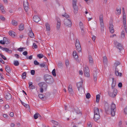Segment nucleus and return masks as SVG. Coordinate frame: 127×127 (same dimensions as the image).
<instances>
[{
  "label": "nucleus",
  "mask_w": 127,
  "mask_h": 127,
  "mask_svg": "<svg viewBox=\"0 0 127 127\" xmlns=\"http://www.w3.org/2000/svg\"><path fill=\"white\" fill-rule=\"evenodd\" d=\"M89 62L91 64H93L94 61L92 58L91 56L89 55Z\"/></svg>",
  "instance_id": "24"
},
{
  "label": "nucleus",
  "mask_w": 127,
  "mask_h": 127,
  "mask_svg": "<svg viewBox=\"0 0 127 127\" xmlns=\"http://www.w3.org/2000/svg\"><path fill=\"white\" fill-rule=\"evenodd\" d=\"M38 85L40 88H44V89H46L47 87L46 84L43 82L39 83Z\"/></svg>",
  "instance_id": "13"
},
{
  "label": "nucleus",
  "mask_w": 127,
  "mask_h": 127,
  "mask_svg": "<svg viewBox=\"0 0 127 127\" xmlns=\"http://www.w3.org/2000/svg\"><path fill=\"white\" fill-rule=\"evenodd\" d=\"M121 9L120 8L118 9V8H116V14L119 15L121 13Z\"/></svg>",
  "instance_id": "26"
},
{
  "label": "nucleus",
  "mask_w": 127,
  "mask_h": 127,
  "mask_svg": "<svg viewBox=\"0 0 127 127\" xmlns=\"http://www.w3.org/2000/svg\"><path fill=\"white\" fill-rule=\"evenodd\" d=\"M83 83V80H81V81L77 84V86L78 90L79 92L82 90V84Z\"/></svg>",
  "instance_id": "11"
},
{
  "label": "nucleus",
  "mask_w": 127,
  "mask_h": 127,
  "mask_svg": "<svg viewBox=\"0 0 127 127\" xmlns=\"http://www.w3.org/2000/svg\"><path fill=\"white\" fill-rule=\"evenodd\" d=\"M44 79L45 81L49 84L52 83L53 80L52 77L48 74H46L44 75Z\"/></svg>",
  "instance_id": "1"
},
{
  "label": "nucleus",
  "mask_w": 127,
  "mask_h": 127,
  "mask_svg": "<svg viewBox=\"0 0 127 127\" xmlns=\"http://www.w3.org/2000/svg\"><path fill=\"white\" fill-rule=\"evenodd\" d=\"M73 56L75 59H77L78 58V56L77 55L76 51H75L73 52Z\"/></svg>",
  "instance_id": "25"
},
{
  "label": "nucleus",
  "mask_w": 127,
  "mask_h": 127,
  "mask_svg": "<svg viewBox=\"0 0 127 127\" xmlns=\"http://www.w3.org/2000/svg\"><path fill=\"white\" fill-rule=\"evenodd\" d=\"M100 98V95L98 94L96 96V102L98 103L99 102Z\"/></svg>",
  "instance_id": "35"
},
{
  "label": "nucleus",
  "mask_w": 127,
  "mask_h": 127,
  "mask_svg": "<svg viewBox=\"0 0 127 127\" xmlns=\"http://www.w3.org/2000/svg\"><path fill=\"white\" fill-rule=\"evenodd\" d=\"M38 96L41 99H42V100H43V99H44V95L43 94H39L38 95Z\"/></svg>",
  "instance_id": "49"
},
{
  "label": "nucleus",
  "mask_w": 127,
  "mask_h": 127,
  "mask_svg": "<svg viewBox=\"0 0 127 127\" xmlns=\"http://www.w3.org/2000/svg\"><path fill=\"white\" fill-rule=\"evenodd\" d=\"M76 42L75 46L76 50L78 52H80L81 50V48L78 39H76Z\"/></svg>",
  "instance_id": "5"
},
{
  "label": "nucleus",
  "mask_w": 127,
  "mask_h": 127,
  "mask_svg": "<svg viewBox=\"0 0 127 127\" xmlns=\"http://www.w3.org/2000/svg\"><path fill=\"white\" fill-rule=\"evenodd\" d=\"M99 21L101 27V29H103L104 28V24L103 20V15L102 14H101L99 17Z\"/></svg>",
  "instance_id": "10"
},
{
  "label": "nucleus",
  "mask_w": 127,
  "mask_h": 127,
  "mask_svg": "<svg viewBox=\"0 0 127 127\" xmlns=\"http://www.w3.org/2000/svg\"><path fill=\"white\" fill-rule=\"evenodd\" d=\"M123 24L124 26V29L125 30V31L126 32H127V26L126 25V21H123Z\"/></svg>",
  "instance_id": "32"
},
{
  "label": "nucleus",
  "mask_w": 127,
  "mask_h": 127,
  "mask_svg": "<svg viewBox=\"0 0 127 127\" xmlns=\"http://www.w3.org/2000/svg\"><path fill=\"white\" fill-rule=\"evenodd\" d=\"M41 116L38 113H37L35 114L34 115V118L35 119H36L38 117H40Z\"/></svg>",
  "instance_id": "31"
},
{
  "label": "nucleus",
  "mask_w": 127,
  "mask_h": 127,
  "mask_svg": "<svg viewBox=\"0 0 127 127\" xmlns=\"http://www.w3.org/2000/svg\"><path fill=\"white\" fill-rule=\"evenodd\" d=\"M52 73V75L54 77L56 76V70L55 69L53 70Z\"/></svg>",
  "instance_id": "41"
},
{
  "label": "nucleus",
  "mask_w": 127,
  "mask_h": 127,
  "mask_svg": "<svg viewBox=\"0 0 127 127\" xmlns=\"http://www.w3.org/2000/svg\"><path fill=\"white\" fill-rule=\"evenodd\" d=\"M23 54L24 55L26 56L28 54V52L27 51H25L23 52Z\"/></svg>",
  "instance_id": "61"
},
{
  "label": "nucleus",
  "mask_w": 127,
  "mask_h": 127,
  "mask_svg": "<svg viewBox=\"0 0 127 127\" xmlns=\"http://www.w3.org/2000/svg\"><path fill=\"white\" fill-rule=\"evenodd\" d=\"M125 36V32L124 31H122L121 32V37L124 38Z\"/></svg>",
  "instance_id": "43"
},
{
  "label": "nucleus",
  "mask_w": 127,
  "mask_h": 127,
  "mask_svg": "<svg viewBox=\"0 0 127 127\" xmlns=\"http://www.w3.org/2000/svg\"><path fill=\"white\" fill-rule=\"evenodd\" d=\"M45 25L47 31H49L50 30L49 24L48 23H46Z\"/></svg>",
  "instance_id": "22"
},
{
  "label": "nucleus",
  "mask_w": 127,
  "mask_h": 127,
  "mask_svg": "<svg viewBox=\"0 0 127 127\" xmlns=\"http://www.w3.org/2000/svg\"><path fill=\"white\" fill-rule=\"evenodd\" d=\"M23 6L24 8L26 11H27L28 9V3L27 1H23Z\"/></svg>",
  "instance_id": "12"
},
{
  "label": "nucleus",
  "mask_w": 127,
  "mask_h": 127,
  "mask_svg": "<svg viewBox=\"0 0 127 127\" xmlns=\"http://www.w3.org/2000/svg\"><path fill=\"white\" fill-rule=\"evenodd\" d=\"M65 64L66 66H68L69 64V63L68 61V60H66L65 61Z\"/></svg>",
  "instance_id": "60"
},
{
  "label": "nucleus",
  "mask_w": 127,
  "mask_h": 127,
  "mask_svg": "<svg viewBox=\"0 0 127 127\" xmlns=\"http://www.w3.org/2000/svg\"><path fill=\"white\" fill-rule=\"evenodd\" d=\"M40 66L41 67H44L46 66L45 63H43L40 64Z\"/></svg>",
  "instance_id": "54"
},
{
  "label": "nucleus",
  "mask_w": 127,
  "mask_h": 127,
  "mask_svg": "<svg viewBox=\"0 0 127 127\" xmlns=\"http://www.w3.org/2000/svg\"><path fill=\"white\" fill-rule=\"evenodd\" d=\"M7 43V42H4L3 40H1L0 41V43L4 45V44L5 43Z\"/></svg>",
  "instance_id": "56"
},
{
  "label": "nucleus",
  "mask_w": 127,
  "mask_h": 127,
  "mask_svg": "<svg viewBox=\"0 0 127 127\" xmlns=\"http://www.w3.org/2000/svg\"><path fill=\"white\" fill-rule=\"evenodd\" d=\"M3 50L5 51L6 52L9 53H11L12 52L11 50H10L8 48H4L3 49Z\"/></svg>",
  "instance_id": "30"
},
{
  "label": "nucleus",
  "mask_w": 127,
  "mask_h": 127,
  "mask_svg": "<svg viewBox=\"0 0 127 127\" xmlns=\"http://www.w3.org/2000/svg\"><path fill=\"white\" fill-rule=\"evenodd\" d=\"M21 103L23 104L24 106L27 108H28L29 107V106L28 104H26L25 103L23 102L21 100Z\"/></svg>",
  "instance_id": "42"
},
{
  "label": "nucleus",
  "mask_w": 127,
  "mask_h": 127,
  "mask_svg": "<svg viewBox=\"0 0 127 127\" xmlns=\"http://www.w3.org/2000/svg\"><path fill=\"white\" fill-rule=\"evenodd\" d=\"M77 0H73L72 5L74 9V12L76 14L77 13L78 9V6L76 5Z\"/></svg>",
  "instance_id": "3"
},
{
  "label": "nucleus",
  "mask_w": 127,
  "mask_h": 127,
  "mask_svg": "<svg viewBox=\"0 0 127 127\" xmlns=\"http://www.w3.org/2000/svg\"><path fill=\"white\" fill-rule=\"evenodd\" d=\"M19 30H22L24 29V25L23 24H20L19 27Z\"/></svg>",
  "instance_id": "33"
},
{
  "label": "nucleus",
  "mask_w": 127,
  "mask_h": 127,
  "mask_svg": "<svg viewBox=\"0 0 127 127\" xmlns=\"http://www.w3.org/2000/svg\"><path fill=\"white\" fill-rule=\"evenodd\" d=\"M33 20L34 22L37 23L40 20V19L39 17L37 16H34L33 17Z\"/></svg>",
  "instance_id": "16"
},
{
  "label": "nucleus",
  "mask_w": 127,
  "mask_h": 127,
  "mask_svg": "<svg viewBox=\"0 0 127 127\" xmlns=\"http://www.w3.org/2000/svg\"><path fill=\"white\" fill-rule=\"evenodd\" d=\"M26 72H24L22 75V77L23 79H25L26 78Z\"/></svg>",
  "instance_id": "44"
},
{
  "label": "nucleus",
  "mask_w": 127,
  "mask_h": 127,
  "mask_svg": "<svg viewBox=\"0 0 127 127\" xmlns=\"http://www.w3.org/2000/svg\"><path fill=\"white\" fill-rule=\"evenodd\" d=\"M33 46L35 48H37V45L35 43H33Z\"/></svg>",
  "instance_id": "63"
},
{
  "label": "nucleus",
  "mask_w": 127,
  "mask_h": 127,
  "mask_svg": "<svg viewBox=\"0 0 127 127\" xmlns=\"http://www.w3.org/2000/svg\"><path fill=\"white\" fill-rule=\"evenodd\" d=\"M14 65L16 66H18L19 65V63L18 61H15L14 62Z\"/></svg>",
  "instance_id": "40"
},
{
  "label": "nucleus",
  "mask_w": 127,
  "mask_h": 127,
  "mask_svg": "<svg viewBox=\"0 0 127 127\" xmlns=\"http://www.w3.org/2000/svg\"><path fill=\"white\" fill-rule=\"evenodd\" d=\"M123 21H126V15L125 11H123Z\"/></svg>",
  "instance_id": "29"
},
{
  "label": "nucleus",
  "mask_w": 127,
  "mask_h": 127,
  "mask_svg": "<svg viewBox=\"0 0 127 127\" xmlns=\"http://www.w3.org/2000/svg\"><path fill=\"white\" fill-rule=\"evenodd\" d=\"M103 63L104 64H107V60L106 56L103 57Z\"/></svg>",
  "instance_id": "27"
},
{
  "label": "nucleus",
  "mask_w": 127,
  "mask_h": 127,
  "mask_svg": "<svg viewBox=\"0 0 127 127\" xmlns=\"http://www.w3.org/2000/svg\"><path fill=\"white\" fill-rule=\"evenodd\" d=\"M91 95L90 93H88L86 95V97L87 98L89 99L90 98Z\"/></svg>",
  "instance_id": "53"
},
{
  "label": "nucleus",
  "mask_w": 127,
  "mask_h": 127,
  "mask_svg": "<svg viewBox=\"0 0 127 127\" xmlns=\"http://www.w3.org/2000/svg\"><path fill=\"white\" fill-rule=\"evenodd\" d=\"M64 24L65 26L69 27L71 26L72 23L70 19H66L64 20Z\"/></svg>",
  "instance_id": "4"
},
{
  "label": "nucleus",
  "mask_w": 127,
  "mask_h": 127,
  "mask_svg": "<svg viewBox=\"0 0 127 127\" xmlns=\"http://www.w3.org/2000/svg\"><path fill=\"white\" fill-rule=\"evenodd\" d=\"M5 70L8 73L11 71V70L9 67L8 66H6Z\"/></svg>",
  "instance_id": "34"
},
{
  "label": "nucleus",
  "mask_w": 127,
  "mask_h": 127,
  "mask_svg": "<svg viewBox=\"0 0 127 127\" xmlns=\"http://www.w3.org/2000/svg\"><path fill=\"white\" fill-rule=\"evenodd\" d=\"M14 33V32L12 31H10L9 32V35L12 37H14L15 36Z\"/></svg>",
  "instance_id": "36"
},
{
  "label": "nucleus",
  "mask_w": 127,
  "mask_h": 127,
  "mask_svg": "<svg viewBox=\"0 0 127 127\" xmlns=\"http://www.w3.org/2000/svg\"><path fill=\"white\" fill-rule=\"evenodd\" d=\"M120 64V63L118 62H116L115 64L114 65L116 67L115 73L117 76H119L121 77L122 76V74L121 73H119L118 71L117 70V66L119 65Z\"/></svg>",
  "instance_id": "6"
},
{
  "label": "nucleus",
  "mask_w": 127,
  "mask_h": 127,
  "mask_svg": "<svg viewBox=\"0 0 127 127\" xmlns=\"http://www.w3.org/2000/svg\"><path fill=\"white\" fill-rule=\"evenodd\" d=\"M87 127H92V125L90 122H89L88 123Z\"/></svg>",
  "instance_id": "57"
},
{
  "label": "nucleus",
  "mask_w": 127,
  "mask_h": 127,
  "mask_svg": "<svg viewBox=\"0 0 127 127\" xmlns=\"http://www.w3.org/2000/svg\"><path fill=\"white\" fill-rule=\"evenodd\" d=\"M25 49V47L20 48H18L17 49V50L20 52H22L23 51L24 49Z\"/></svg>",
  "instance_id": "50"
},
{
  "label": "nucleus",
  "mask_w": 127,
  "mask_h": 127,
  "mask_svg": "<svg viewBox=\"0 0 127 127\" xmlns=\"http://www.w3.org/2000/svg\"><path fill=\"white\" fill-rule=\"evenodd\" d=\"M116 106L115 105L112 103L111 106V114L112 116H114L115 115Z\"/></svg>",
  "instance_id": "2"
},
{
  "label": "nucleus",
  "mask_w": 127,
  "mask_h": 127,
  "mask_svg": "<svg viewBox=\"0 0 127 127\" xmlns=\"http://www.w3.org/2000/svg\"><path fill=\"white\" fill-rule=\"evenodd\" d=\"M31 73L32 75H34L35 74V71L34 70H32L31 71Z\"/></svg>",
  "instance_id": "59"
},
{
  "label": "nucleus",
  "mask_w": 127,
  "mask_h": 127,
  "mask_svg": "<svg viewBox=\"0 0 127 127\" xmlns=\"http://www.w3.org/2000/svg\"><path fill=\"white\" fill-rule=\"evenodd\" d=\"M89 72L88 67L87 66H85L84 70V73L88 72Z\"/></svg>",
  "instance_id": "37"
},
{
  "label": "nucleus",
  "mask_w": 127,
  "mask_h": 127,
  "mask_svg": "<svg viewBox=\"0 0 127 127\" xmlns=\"http://www.w3.org/2000/svg\"><path fill=\"white\" fill-rule=\"evenodd\" d=\"M68 90L69 91V93L72 95L73 93V90L72 89V86L71 85H69L68 87Z\"/></svg>",
  "instance_id": "19"
},
{
  "label": "nucleus",
  "mask_w": 127,
  "mask_h": 127,
  "mask_svg": "<svg viewBox=\"0 0 127 127\" xmlns=\"http://www.w3.org/2000/svg\"><path fill=\"white\" fill-rule=\"evenodd\" d=\"M94 114H99V109L97 107H95L94 109Z\"/></svg>",
  "instance_id": "20"
},
{
  "label": "nucleus",
  "mask_w": 127,
  "mask_h": 127,
  "mask_svg": "<svg viewBox=\"0 0 127 127\" xmlns=\"http://www.w3.org/2000/svg\"><path fill=\"white\" fill-rule=\"evenodd\" d=\"M58 65L59 68L62 67L63 65V64L62 62H59L58 63Z\"/></svg>",
  "instance_id": "48"
},
{
  "label": "nucleus",
  "mask_w": 127,
  "mask_h": 127,
  "mask_svg": "<svg viewBox=\"0 0 127 127\" xmlns=\"http://www.w3.org/2000/svg\"><path fill=\"white\" fill-rule=\"evenodd\" d=\"M113 82L112 84V90H114V89H116L115 87L116 86V82L115 80V79L114 78H112Z\"/></svg>",
  "instance_id": "17"
},
{
  "label": "nucleus",
  "mask_w": 127,
  "mask_h": 127,
  "mask_svg": "<svg viewBox=\"0 0 127 127\" xmlns=\"http://www.w3.org/2000/svg\"><path fill=\"white\" fill-rule=\"evenodd\" d=\"M56 19L57 21V25H61V22L59 18H56Z\"/></svg>",
  "instance_id": "46"
},
{
  "label": "nucleus",
  "mask_w": 127,
  "mask_h": 127,
  "mask_svg": "<svg viewBox=\"0 0 127 127\" xmlns=\"http://www.w3.org/2000/svg\"><path fill=\"white\" fill-rule=\"evenodd\" d=\"M34 64L36 65H38L39 64V63L36 60H35L34 61Z\"/></svg>",
  "instance_id": "58"
},
{
  "label": "nucleus",
  "mask_w": 127,
  "mask_h": 127,
  "mask_svg": "<svg viewBox=\"0 0 127 127\" xmlns=\"http://www.w3.org/2000/svg\"><path fill=\"white\" fill-rule=\"evenodd\" d=\"M1 57L4 60H6V58L5 57V56L3 55H1Z\"/></svg>",
  "instance_id": "64"
},
{
  "label": "nucleus",
  "mask_w": 127,
  "mask_h": 127,
  "mask_svg": "<svg viewBox=\"0 0 127 127\" xmlns=\"http://www.w3.org/2000/svg\"><path fill=\"white\" fill-rule=\"evenodd\" d=\"M0 19L2 21H4L5 20V18H4L3 16L2 15H0Z\"/></svg>",
  "instance_id": "51"
},
{
  "label": "nucleus",
  "mask_w": 127,
  "mask_h": 127,
  "mask_svg": "<svg viewBox=\"0 0 127 127\" xmlns=\"http://www.w3.org/2000/svg\"><path fill=\"white\" fill-rule=\"evenodd\" d=\"M109 29L110 32L112 33L114 32V31L113 29V26L112 24H109Z\"/></svg>",
  "instance_id": "15"
},
{
  "label": "nucleus",
  "mask_w": 127,
  "mask_h": 127,
  "mask_svg": "<svg viewBox=\"0 0 127 127\" xmlns=\"http://www.w3.org/2000/svg\"><path fill=\"white\" fill-rule=\"evenodd\" d=\"M5 98L6 99L8 100H10L12 99V96L8 92L6 93Z\"/></svg>",
  "instance_id": "14"
},
{
  "label": "nucleus",
  "mask_w": 127,
  "mask_h": 127,
  "mask_svg": "<svg viewBox=\"0 0 127 127\" xmlns=\"http://www.w3.org/2000/svg\"><path fill=\"white\" fill-rule=\"evenodd\" d=\"M114 43L116 47L120 50L121 51L123 50V46L121 43H119L116 40L114 41Z\"/></svg>",
  "instance_id": "7"
},
{
  "label": "nucleus",
  "mask_w": 127,
  "mask_h": 127,
  "mask_svg": "<svg viewBox=\"0 0 127 127\" xmlns=\"http://www.w3.org/2000/svg\"><path fill=\"white\" fill-rule=\"evenodd\" d=\"M12 25L14 26H17V22L14 20H13L12 21Z\"/></svg>",
  "instance_id": "39"
},
{
  "label": "nucleus",
  "mask_w": 127,
  "mask_h": 127,
  "mask_svg": "<svg viewBox=\"0 0 127 127\" xmlns=\"http://www.w3.org/2000/svg\"><path fill=\"white\" fill-rule=\"evenodd\" d=\"M37 57L39 58V59H41L43 57V55L41 54H39L37 55Z\"/></svg>",
  "instance_id": "47"
},
{
  "label": "nucleus",
  "mask_w": 127,
  "mask_h": 127,
  "mask_svg": "<svg viewBox=\"0 0 127 127\" xmlns=\"http://www.w3.org/2000/svg\"><path fill=\"white\" fill-rule=\"evenodd\" d=\"M97 73L95 72H94L93 73L94 79L95 81H96L97 80Z\"/></svg>",
  "instance_id": "23"
},
{
  "label": "nucleus",
  "mask_w": 127,
  "mask_h": 127,
  "mask_svg": "<svg viewBox=\"0 0 127 127\" xmlns=\"http://www.w3.org/2000/svg\"><path fill=\"white\" fill-rule=\"evenodd\" d=\"M123 21H126V15L125 11H123Z\"/></svg>",
  "instance_id": "28"
},
{
  "label": "nucleus",
  "mask_w": 127,
  "mask_h": 127,
  "mask_svg": "<svg viewBox=\"0 0 127 127\" xmlns=\"http://www.w3.org/2000/svg\"><path fill=\"white\" fill-rule=\"evenodd\" d=\"M3 40L4 42H7V43H6V44H8L9 43V41H8L9 39H8L7 38H6L5 37H4L3 38Z\"/></svg>",
  "instance_id": "38"
},
{
  "label": "nucleus",
  "mask_w": 127,
  "mask_h": 127,
  "mask_svg": "<svg viewBox=\"0 0 127 127\" xmlns=\"http://www.w3.org/2000/svg\"><path fill=\"white\" fill-rule=\"evenodd\" d=\"M28 35L30 37L32 38H33L34 36V34L33 32L32 31V30L30 31L28 33Z\"/></svg>",
  "instance_id": "21"
},
{
  "label": "nucleus",
  "mask_w": 127,
  "mask_h": 127,
  "mask_svg": "<svg viewBox=\"0 0 127 127\" xmlns=\"http://www.w3.org/2000/svg\"><path fill=\"white\" fill-rule=\"evenodd\" d=\"M124 112L126 114H127V107H126L124 109Z\"/></svg>",
  "instance_id": "62"
},
{
  "label": "nucleus",
  "mask_w": 127,
  "mask_h": 127,
  "mask_svg": "<svg viewBox=\"0 0 127 127\" xmlns=\"http://www.w3.org/2000/svg\"><path fill=\"white\" fill-rule=\"evenodd\" d=\"M113 92L111 91L109 92H108V95L111 97H115L117 95V91L116 89H114V90H112Z\"/></svg>",
  "instance_id": "9"
},
{
  "label": "nucleus",
  "mask_w": 127,
  "mask_h": 127,
  "mask_svg": "<svg viewBox=\"0 0 127 127\" xmlns=\"http://www.w3.org/2000/svg\"><path fill=\"white\" fill-rule=\"evenodd\" d=\"M84 75L85 76L87 77H89L90 76V74L89 72H88L84 73Z\"/></svg>",
  "instance_id": "52"
},
{
  "label": "nucleus",
  "mask_w": 127,
  "mask_h": 127,
  "mask_svg": "<svg viewBox=\"0 0 127 127\" xmlns=\"http://www.w3.org/2000/svg\"><path fill=\"white\" fill-rule=\"evenodd\" d=\"M100 117L99 114H94V119L95 121H96L100 119Z\"/></svg>",
  "instance_id": "18"
},
{
  "label": "nucleus",
  "mask_w": 127,
  "mask_h": 127,
  "mask_svg": "<svg viewBox=\"0 0 127 127\" xmlns=\"http://www.w3.org/2000/svg\"><path fill=\"white\" fill-rule=\"evenodd\" d=\"M71 111L72 112L75 111L78 114H80L81 115L82 114V113L80 111V110L77 107L71 106Z\"/></svg>",
  "instance_id": "8"
},
{
  "label": "nucleus",
  "mask_w": 127,
  "mask_h": 127,
  "mask_svg": "<svg viewBox=\"0 0 127 127\" xmlns=\"http://www.w3.org/2000/svg\"><path fill=\"white\" fill-rule=\"evenodd\" d=\"M79 25L81 29L84 28V26L83 24L81 22H80L79 24Z\"/></svg>",
  "instance_id": "45"
},
{
  "label": "nucleus",
  "mask_w": 127,
  "mask_h": 127,
  "mask_svg": "<svg viewBox=\"0 0 127 127\" xmlns=\"http://www.w3.org/2000/svg\"><path fill=\"white\" fill-rule=\"evenodd\" d=\"M62 16L63 17H65L66 18H68L69 17V15L66 13L64 15H62Z\"/></svg>",
  "instance_id": "55"
}]
</instances>
